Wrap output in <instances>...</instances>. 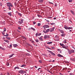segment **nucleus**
<instances>
[{
    "label": "nucleus",
    "instance_id": "1",
    "mask_svg": "<svg viewBox=\"0 0 75 75\" xmlns=\"http://www.w3.org/2000/svg\"><path fill=\"white\" fill-rule=\"evenodd\" d=\"M68 53H69V54H71L72 53H74L75 51L73 50H69V49H68Z\"/></svg>",
    "mask_w": 75,
    "mask_h": 75
},
{
    "label": "nucleus",
    "instance_id": "2",
    "mask_svg": "<svg viewBox=\"0 0 75 75\" xmlns=\"http://www.w3.org/2000/svg\"><path fill=\"white\" fill-rule=\"evenodd\" d=\"M18 73L21 74H24V73H26V71H23V70H21V71H19Z\"/></svg>",
    "mask_w": 75,
    "mask_h": 75
},
{
    "label": "nucleus",
    "instance_id": "3",
    "mask_svg": "<svg viewBox=\"0 0 75 75\" xmlns=\"http://www.w3.org/2000/svg\"><path fill=\"white\" fill-rule=\"evenodd\" d=\"M7 6H8V7H10L11 6V7H13V6L12 5V4L10 3H7Z\"/></svg>",
    "mask_w": 75,
    "mask_h": 75
},
{
    "label": "nucleus",
    "instance_id": "4",
    "mask_svg": "<svg viewBox=\"0 0 75 75\" xmlns=\"http://www.w3.org/2000/svg\"><path fill=\"white\" fill-rule=\"evenodd\" d=\"M49 38H50L49 36L47 35H45L44 37V38L45 39H48Z\"/></svg>",
    "mask_w": 75,
    "mask_h": 75
},
{
    "label": "nucleus",
    "instance_id": "5",
    "mask_svg": "<svg viewBox=\"0 0 75 75\" xmlns=\"http://www.w3.org/2000/svg\"><path fill=\"white\" fill-rule=\"evenodd\" d=\"M55 29V28H51L50 29V32H52L54 31V29Z\"/></svg>",
    "mask_w": 75,
    "mask_h": 75
},
{
    "label": "nucleus",
    "instance_id": "6",
    "mask_svg": "<svg viewBox=\"0 0 75 75\" xmlns=\"http://www.w3.org/2000/svg\"><path fill=\"white\" fill-rule=\"evenodd\" d=\"M43 27L44 28H49L50 27L48 25H45L44 26H43Z\"/></svg>",
    "mask_w": 75,
    "mask_h": 75
},
{
    "label": "nucleus",
    "instance_id": "7",
    "mask_svg": "<svg viewBox=\"0 0 75 75\" xmlns=\"http://www.w3.org/2000/svg\"><path fill=\"white\" fill-rule=\"evenodd\" d=\"M23 21H24L23 19H22L21 20V21H19L18 23H20V24H22L23 23Z\"/></svg>",
    "mask_w": 75,
    "mask_h": 75
},
{
    "label": "nucleus",
    "instance_id": "8",
    "mask_svg": "<svg viewBox=\"0 0 75 75\" xmlns=\"http://www.w3.org/2000/svg\"><path fill=\"white\" fill-rule=\"evenodd\" d=\"M49 52L53 55H55V54H54V53H52L51 51H49Z\"/></svg>",
    "mask_w": 75,
    "mask_h": 75
},
{
    "label": "nucleus",
    "instance_id": "9",
    "mask_svg": "<svg viewBox=\"0 0 75 75\" xmlns=\"http://www.w3.org/2000/svg\"><path fill=\"white\" fill-rule=\"evenodd\" d=\"M57 56H58L59 57H63V56L62 55H61L59 54H57Z\"/></svg>",
    "mask_w": 75,
    "mask_h": 75
},
{
    "label": "nucleus",
    "instance_id": "10",
    "mask_svg": "<svg viewBox=\"0 0 75 75\" xmlns=\"http://www.w3.org/2000/svg\"><path fill=\"white\" fill-rule=\"evenodd\" d=\"M38 2H39L40 3H42L43 2V0H39L38 1Z\"/></svg>",
    "mask_w": 75,
    "mask_h": 75
},
{
    "label": "nucleus",
    "instance_id": "11",
    "mask_svg": "<svg viewBox=\"0 0 75 75\" xmlns=\"http://www.w3.org/2000/svg\"><path fill=\"white\" fill-rule=\"evenodd\" d=\"M71 60L75 62V58H71Z\"/></svg>",
    "mask_w": 75,
    "mask_h": 75
},
{
    "label": "nucleus",
    "instance_id": "12",
    "mask_svg": "<svg viewBox=\"0 0 75 75\" xmlns=\"http://www.w3.org/2000/svg\"><path fill=\"white\" fill-rule=\"evenodd\" d=\"M71 12L72 13V14H73L74 15H75V13L73 11H71Z\"/></svg>",
    "mask_w": 75,
    "mask_h": 75
},
{
    "label": "nucleus",
    "instance_id": "13",
    "mask_svg": "<svg viewBox=\"0 0 75 75\" xmlns=\"http://www.w3.org/2000/svg\"><path fill=\"white\" fill-rule=\"evenodd\" d=\"M4 40L5 42H6L7 43H9V41L8 40Z\"/></svg>",
    "mask_w": 75,
    "mask_h": 75
},
{
    "label": "nucleus",
    "instance_id": "14",
    "mask_svg": "<svg viewBox=\"0 0 75 75\" xmlns=\"http://www.w3.org/2000/svg\"><path fill=\"white\" fill-rule=\"evenodd\" d=\"M59 31L61 33H64V31H62V30H61L60 29H59Z\"/></svg>",
    "mask_w": 75,
    "mask_h": 75
},
{
    "label": "nucleus",
    "instance_id": "15",
    "mask_svg": "<svg viewBox=\"0 0 75 75\" xmlns=\"http://www.w3.org/2000/svg\"><path fill=\"white\" fill-rule=\"evenodd\" d=\"M8 15L9 16H12V14L11 12L8 13Z\"/></svg>",
    "mask_w": 75,
    "mask_h": 75
},
{
    "label": "nucleus",
    "instance_id": "16",
    "mask_svg": "<svg viewBox=\"0 0 75 75\" xmlns=\"http://www.w3.org/2000/svg\"><path fill=\"white\" fill-rule=\"evenodd\" d=\"M13 46L14 47H16L18 46V45L17 44H14L13 45Z\"/></svg>",
    "mask_w": 75,
    "mask_h": 75
},
{
    "label": "nucleus",
    "instance_id": "17",
    "mask_svg": "<svg viewBox=\"0 0 75 75\" xmlns=\"http://www.w3.org/2000/svg\"><path fill=\"white\" fill-rule=\"evenodd\" d=\"M64 28L68 30V28L66 25H65L64 26Z\"/></svg>",
    "mask_w": 75,
    "mask_h": 75
},
{
    "label": "nucleus",
    "instance_id": "18",
    "mask_svg": "<svg viewBox=\"0 0 75 75\" xmlns=\"http://www.w3.org/2000/svg\"><path fill=\"white\" fill-rule=\"evenodd\" d=\"M52 42H47V44H52Z\"/></svg>",
    "mask_w": 75,
    "mask_h": 75
},
{
    "label": "nucleus",
    "instance_id": "19",
    "mask_svg": "<svg viewBox=\"0 0 75 75\" xmlns=\"http://www.w3.org/2000/svg\"><path fill=\"white\" fill-rule=\"evenodd\" d=\"M49 31H50V29H48L46 30V33H48Z\"/></svg>",
    "mask_w": 75,
    "mask_h": 75
},
{
    "label": "nucleus",
    "instance_id": "20",
    "mask_svg": "<svg viewBox=\"0 0 75 75\" xmlns=\"http://www.w3.org/2000/svg\"><path fill=\"white\" fill-rule=\"evenodd\" d=\"M62 47L63 48H65V49H67V50H68V49H67V48L65 46H62Z\"/></svg>",
    "mask_w": 75,
    "mask_h": 75
},
{
    "label": "nucleus",
    "instance_id": "21",
    "mask_svg": "<svg viewBox=\"0 0 75 75\" xmlns=\"http://www.w3.org/2000/svg\"><path fill=\"white\" fill-rule=\"evenodd\" d=\"M14 55V54H12V55H10L9 56V58H11V57H13V55Z\"/></svg>",
    "mask_w": 75,
    "mask_h": 75
},
{
    "label": "nucleus",
    "instance_id": "22",
    "mask_svg": "<svg viewBox=\"0 0 75 75\" xmlns=\"http://www.w3.org/2000/svg\"><path fill=\"white\" fill-rule=\"evenodd\" d=\"M6 65L7 66H9V64L8 62H7L6 63Z\"/></svg>",
    "mask_w": 75,
    "mask_h": 75
},
{
    "label": "nucleus",
    "instance_id": "23",
    "mask_svg": "<svg viewBox=\"0 0 75 75\" xmlns=\"http://www.w3.org/2000/svg\"><path fill=\"white\" fill-rule=\"evenodd\" d=\"M38 17H39V18H42V16L40 15H38Z\"/></svg>",
    "mask_w": 75,
    "mask_h": 75
},
{
    "label": "nucleus",
    "instance_id": "24",
    "mask_svg": "<svg viewBox=\"0 0 75 75\" xmlns=\"http://www.w3.org/2000/svg\"><path fill=\"white\" fill-rule=\"evenodd\" d=\"M67 43V41L66 40H64L63 41V43Z\"/></svg>",
    "mask_w": 75,
    "mask_h": 75
},
{
    "label": "nucleus",
    "instance_id": "25",
    "mask_svg": "<svg viewBox=\"0 0 75 75\" xmlns=\"http://www.w3.org/2000/svg\"><path fill=\"white\" fill-rule=\"evenodd\" d=\"M35 41L36 42H39V40H38V39H36L35 40Z\"/></svg>",
    "mask_w": 75,
    "mask_h": 75
},
{
    "label": "nucleus",
    "instance_id": "26",
    "mask_svg": "<svg viewBox=\"0 0 75 75\" xmlns=\"http://www.w3.org/2000/svg\"><path fill=\"white\" fill-rule=\"evenodd\" d=\"M4 36H6V37H8V36H9V35H8V34H7V33H6V35H4Z\"/></svg>",
    "mask_w": 75,
    "mask_h": 75
},
{
    "label": "nucleus",
    "instance_id": "27",
    "mask_svg": "<svg viewBox=\"0 0 75 75\" xmlns=\"http://www.w3.org/2000/svg\"><path fill=\"white\" fill-rule=\"evenodd\" d=\"M39 39L41 40V41H43V39L41 38H39Z\"/></svg>",
    "mask_w": 75,
    "mask_h": 75
},
{
    "label": "nucleus",
    "instance_id": "28",
    "mask_svg": "<svg viewBox=\"0 0 75 75\" xmlns=\"http://www.w3.org/2000/svg\"><path fill=\"white\" fill-rule=\"evenodd\" d=\"M65 35V34H62L61 35V36L62 37L64 36Z\"/></svg>",
    "mask_w": 75,
    "mask_h": 75
},
{
    "label": "nucleus",
    "instance_id": "29",
    "mask_svg": "<svg viewBox=\"0 0 75 75\" xmlns=\"http://www.w3.org/2000/svg\"><path fill=\"white\" fill-rule=\"evenodd\" d=\"M72 28H72V27L68 28V29L69 30H70V29H72Z\"/></svg>",
    "mask_w": 75,
    "mask_h": 75
},
{
    "label": "nucleus",
    "instance_id": "30",
    "mask_svg": "<svg viewBox=\"0 0 75 75\" xmlns=\"http://www.w3.org/2000/svg\"><path fill=\"white\" fill-rule=\"evenodd\" d=\"M6 38L7 39L9 40H10V39H11V38H9V37H6Z\"/></svg>",
    "mask_w": 75,
    "mask_h": 75
},
{
    "label": "nucleus",
    "instance_id": "31",
    "mask_svg": "<svg viewBox=\"0 0 75 75\" xmlns=\"http://www.w3.org/2000/svg\"><path fill=\"white\" fill-rule=\"evenodd\" d=\"M18 69L19 68L18 67H15L14 69Z\"/></svg>",
    "mask_w": 75,
    "mask_h": 75
},
{
    "label": "nucleus",
    "instance_id": "32",
    "mask_svg": "<svg viewBox=\"0 0 75 75\" xmlns=\"http://www.w3.org/2000/svg\"><path fill=\"white\" fill-rule=\"evenodd\" d=\"M6 28H4V32H6Z\"/></svg>",
    "mask_w": 75,
    "mask_h": 75
},
{
    "label": "nucleus",
    "instance_id": "33",
    "mask_svg": "<svg viewBox=\"0 0 75 75\" xmlns=\"http://www.w3.org/2000/svg\"><path fill=\"white\" fill-rule=\"evenodd\" d=\"M38 26H40L41 25V24L40 23H38Z\"/></svg>",
    "mask_w": 75,
    "mask_h": 75
},
{
    "label": "nucleus",
    "instance_id": "34",
    "mask_svg": "<svg viewBox=\"0 0 75 75\" xmlns=\"http://www.w3.org/2000/svg\"><path fill=\"white\" fill-rule=\"evenodd\" d=\"M60 45H61V46H62L63 47V46H64V44H62L61 43H60Z\"/></svg>",
    "mask_w": 75,
    "mask_h": 75
},
{
    "label": "nucleus",
    "instance_id": "35",
    "mask_svg": "<svg viewBox=\"0 0 75 75\" xmlns=\"http://www.w3.org/2000/svg\"><path fill=\"white\" fill-rule=\"evenodd\" d=\"M0 49H1L2 50H5V49L4 48L2 47Z\"/></svg>",
    "mask_w": 75,
    "mask_h": 75
},
{
    "label": "nucleus",
    "instance_id": "36",
    "mask_svg": "<svg viewBox=\"0 0 75 75\" xmlns=\"http://www.w3.org/2000/svg\"><path fill=\"white\" fill-rule=\"evenodd\" d=\"M31 29H32L33 31H35V29L34 28H31Z\"/></svg>",
    "mask_w": 75,
    "mask_h": 75
},
{
    "label": "nucleus",
    "instance_id": "37",
    "mask_svg": "<svg viewBox=\"0 0 75 75\" xmlns=\"http://www.w3.org/2000/svg\"><path fill=\"white\" fill-rule=\"evenodd\" d=\"M50 24L51 25H55V23H50Z\"/></svg>",
    "mask_w": 75,
    "mask_h": 75
},
{
    "label": "nucleus",
    "instance_id": "38",
    "mask_svg": "<svg viewBox=\"0 0 75 75\" xmlns=\"http://www.w3.org/2000/svg\"><path fill=\"white\" fill-rule=\"evenodd\" d=\"M18 14L20 16H22L21 14L20 13H18Z\"/></svg>",
    "mask_w": 75,
    "mask_h": 75
},
{
    "label": "nucleus",
    "instance_id": "39",
    "mask_svg": "<svg viewBox=\"0 0 75 75\" xmlns=\"http://www.w3.org/2000/svg\"><path fill=\"white\" fill-rule=\"evenodd\" d=\"M8 9L10 10H11V8H10V7H8Z\"/></svg>",
    "mask_w": 75,
    "mask_h": 75
},
{
    "label": "nucleus",
    "instance_id": "40",
    "mask_svg": "<svg viewBox=\"0 0 75 75\" xmlns=\"http://www.w3.org/2000/svg\"><path fill=\"white\" fill-rule=\"evenodd\" d=\"M18 29L19 30H21V28L20 27H18Z\"/></svg>",
    "mask_w": 75,
    "mask_h": 75
},
{
    "label": "nucleus",
    "instance_id": "41",
    "mask_svg": "<svg viewBox=\"0 0 75 75\" xmlns=\"http://www.w3.org/2000/svg\"><path fill=\"white\" fill-rule=\"evenodd\" d=\"M45 20H46V21L48 23H49L50 22V21H48L47 20H46V19H45Z\"/></svg>",
    "mask_w": 75,
    "mask_h": 75
},
{
    "label": "nucleus",
    "instance_id": "42",
    "mask_svg": "<svg viewBox=\"0 0 75 75\" xmlns=\"http://www.w3.org/2000/svg\"><path fill=\"white\" fill-rule=\"evenodd\" d=\"M26 65H22L21 66V67H24V66H25Z\"/></svg>",
    "mask_w": 75,
    "mask_h": 75
},
{
    "label": "nucleus",
    "instance_id": "43",
    "mask_svg": "<svg viewBox=\"0 0 75 75\" xmlns=\"http://www.w3.org/2000/svg\"><path fill=\"white\" fill-rule=\"evenodd\" d=\"M10 48H11L12 47V44H10Z\"/></svg>",
    "mask_w": 75,
    "mask_h": 75
},
{
    "label": "nucleus",
    "instance_id": "44",
    "mask_svg": "<svg viewBox=\"0 0 75 75\" xmlns=\"http://www.w3.org/2000/svg\"><path fill=\"white\" fill-rule=\"evenodd\" d=\"M39 62L40 63H42V61L41 60H39Z\"/></svg>",
    "mask_w": 75,
    "mask_h": 75
},
{
    "label": "nucleus",
    "instance_id": "45",
    "mask_svg": "<svg viewBox=\"0 0 75 75\" xmlns=\"http://www.w3.org/2000/svg\"><path fill=\"white\" fill-rule=\"evenodd\" d=\"M52 49H55V47H52Z\"/></svg>",
    "mask_w": 75,
    "mask_h": 75
},
{
    "label": "nucleus",
    "instance_id": "46",
    "mask_svg": "<svg viewBox=\"0 0 75 75\" xmlns=\"http://www.w3.org/2000/svg\"><path fill=\"white\" fill-rule=\"evenodd\" d=\"M4 34H5V33H4V32H2V34L3 35H4Z\"/></svg>",
    "mask_w": 75,
    "mask_h": 75
},
{
    "label": "nucleus",
    "instance_id": "47",
    "mask_svg": "<svg viewBox=\"0 0 75 75\" xmlns=\"http://www.w3.org/2000/svg\"><path fill=\"white\" fill-rule=\"evenodd\" d=\"M31 28H29L28 29V30H31Z\"/></svg>",
    "mask_w": 75,
    "mask_h": 75
},
{
    "label": "nucleus",
    "instance_id": "48",
    "mask_svg": "<svg viewBox=\"0 0 75 75\" xmlns=\"http://www.w3.org/2000/svg\"><path fill=\"white\" fill-rule=\"evenodd\" d=\"M72 0H69V2H72Z\"/></svg>",
    "mask_w": 75,
    "mask_h": 75
},
{
    "label": "nucleus",
    "instance_id": "49",
    "mask_svg": "<svg viewBox=\"0 0 75 75\" xmlns=\"http://www.w3.org/2000/svg\"><path fill=\"white\" fill-rule=\"evenodd\" d=\"M38 33H36V37L38 36Z\"/></svg>",
    "mask_w": 75,
    "mask_h": 75
},
{
    "label": "nucleus",
    "instance_id": "50",
    "mask_svg": "<svg viewBox=\"0 0 75 75\" xmlns=\"http://www.w3.org/2000/svg\"><path fill=\"white\" fill-rule=\"evenodd\" d=\"M2 5H3V4H2L1 3L0 4V6H2Z\"/></svg>",
    "mask_w": 75,
    "mask_h": 75
},
{
    "label": "nucleus",
    "instance_id": "51",
    "mask_svg": "<svg viewBox=\"0 0 75 75\" xmlns=\"http://www.w3.org/2000/svg\"><path fill=\"white\" fill-rule=\"evenodd\" d=\"M41 35V34L40 33L38 35V36H40V35Z\"/></svg>",
    "mask_w": 75,
    "mask_h": 75
},
{
    "label": "nucleus",
    "instance_id": "52",
    "mask_svg": "<svg viewBox=\"0 0 75 75\" xmlns=\"http://www.w3.org/2000/svg\"><path fill=\"white\" fill-rule=\"evenodd\" d=\"M72 73H71L69 75H72Z\"/></svg>",
    "mask_w": 75,
    "mask_h": 75
},
{
    "label": "nucleus",
    "instance_id": "53",
    "mask_svg": "<svg viewBox=\"0 0 75 75\" xmlns=\"http://www.w3.org/2000/svg\"><path fill=\"white\" fill-rule=\"evenodd\" d=\"M44 33H47L46 32V31H45V30H43V31Z\"/></svg>",
    "mask_w": 75,
    "mask_h": 75
},
{
    "label": "nucleus",
    "instance_id": "54",
    "mask_svg": "<svg viewBox=\"0 0 75 75\" xmlns=\"http://www.w3.org/2000/svg\"><path fill=\"white\" fill-rule=\"evenodd\" d=\"M35 22H33V24L34 25H35Z\"/></svg>",
    "mask_w": 75,
    "mask_h": 75
},
{
    "label": "nucleus",
    "instance_id": "55",
    "mask_svg": "<svg viewBox=\"0 0 75 75\" xmlns=\"http://www.w3.org/2000/svg\"><path fill=\"white\" fill-rule=\"evenodd\" d=\"M7 75H9V74L8 73H7Z\"/></svg>",
    "mask_w": 75,
    "mask_h": 75
},
{
    "label": "nucleus",
    "instance_id": "56",
    "mask_svg": "<svg viewBox=\"0 0 75 75\" xmlns=\"http://www.w3.org/2000/svg\"><path fill=\"white\" fill-rule=\"evenodd\" d=\"M52 18L51 17H48V18H49V19H50V18Z\"/></svg>",
    "mask_w": 75,
    "mask_h": 75
},
{
    "label": "nucleus",
    "instance_id": "57",
    "mask_svg": "<svg viewBox=\"0 0 75 75\" xmlns=\"http://www.w3.org/2000/svg\"><path fill=\"white\" fill-rule=\"evenodd\" d=\"M57 5L56 4H54V5H55V6H56V7Z\"/></svg>",
    "mask_w": 75,
    "mask_h": 75
},
{
    "label": "nucleus",
    "instance_id": "58",
    "mask_svg": "<svg viewBox=\"0 0 75 75\" xmlns=\"http://www.w3.org/2000/svg\"><path fill=\"white\" fill-rule=\"evenodd\" d=\"M64 70H65V68H64V69H62L63 71H64Z\"/></svg>",
    "mask_w": 75,
    "mask_h": 75
},
{
    "label": "nucleus",
    "instance_id": "59",
    "mask_svg": "<svg viewBox=\"0 0 75 75\" xmlns=\"http://www.w3.org/2000/svg\"><path fill=\"white\" fill-rule=\"evenodd\" d=\"M41 69L40 68H38V70H39V69Z\"/></svg>",
    "mask_w": 75,
    "mask_h": 75
},
{
    "label": "nucleus",
    "instance_id": "60",
    "mask_svg": "<svg viewBox=\"0 0 75 75\" xmlns=\"http://www.w3.org/2000/svg\"><path fill=\"white\" fill-rule=\"evenodd\" d=\"M56 18L55 17V18H54V20H56Z\"/></svg>",
    "mask_w": 75,
    "mask_h": 75
},
{
    "label": "nucleus",
    "instance_id": "61",
    "mask_svg": "<svg viewBox=\"0 0 75 75\" xmlns=\"http://www.w3.org/2000/svg\"><path fill=\"white\" fill-rule=\"evenodd\" d=\"M52 62H55V60H53L52 61Z\"/></svg>",
    "mask_w": 75,
    "mask_h": 75
},
{
    "label": "nucleus",
    "instance_id": "62",
    "mask_svg": "<svg viewBox=\"0 0 75 75\" xmlns=\"http://www.w3.org/2000/svg\"><path fill=\"white\" fill-rule=\"evenodd\" d=\"M35 67L36 68H37V67L36 66H35Z\"/></svg>",
    "mask_w": 75,
    "mask_h": 75
},
{
    "label": "nucleus",
    "instance_id": "63",
    "mask_svg": "<svg viewBox=\"0 0 75 75\" xmlns=\"http://www.w3.org/2000/svg\"><path fill=\"white\" fill-rule=\"evenodd\" d=\"M70 72V71H67L68 72Z\"/></svg>",
    "mask_w": 75,
    "mask_h": 75
},
{
    "label": "nucleus",
    "instance_id": "64",
    "mask_svg": "<svg viewBox=\"0 0 75 75\" xmlns=\"http://www.w3.org/2000/svg\"><path fill=\"white\" fill-rule=\"evenodd\" d=\"M60 74L61 75H63V74L62 73H60Z\"/></svg>",
    "mask_w": 75,
    "mask_h": 75
}]
</instances>
